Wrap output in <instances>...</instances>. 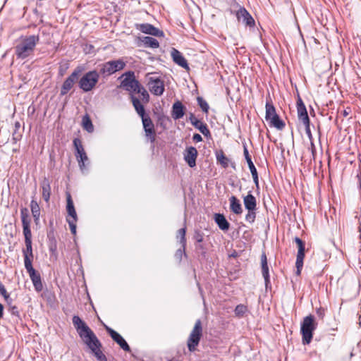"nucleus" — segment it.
Returning <instances> with one entry per match:
<instances>
[{"label":"nucleus","instance_id":"1","mask_svg":"<svg viewBox=\"0 0 361 361\" xmlns=\"http://www.w3.org/2000/svg\"><path fill=\"white\" fill-rule=\"evenodd\" d=\"M72 320L80 337L97 359L99 361H107L106 357L101 350L102 344L92 329L78 316H73Z\"/></svg>","mask_w":361,"mask_h":361},{"label":"nucleus","instance_id":"2","mask_svg":"<svg viewBox=\"0 0 361 361\" xmlns=\"http://www.w3.org/2000/svg\"><path fill=\"white\" fill-rule=\"evenodd\" d=\"M121 78H123V79L121 82V87L129 92L133 104L134 99L140 100L141 104H147L149 102V93L140 85L139 81L135 79L133 71L126 72L122 75Z\"/></svg>","mask_w":361,"mask_h":361},{"label":"nucleus","instance_id":"3","mask_svg":"<svg viewBox=\"0 0 361 361\" xmlns=\"http://www.w3.org/2000/svg\"><path fill=\"white\" fill-rule=\"evenodd\" d=\"M21 221L23 226V233L25 237V247L23 249L22 252L24 258L25 268L32 267V261L34 259L32 233L30 229V220L28 219L27 210L23 208L20 211Z\"/></svg>","mask_w":361,"mask_h":361},{"label":"nucleus","instance_id":"4","mask_svg":"<svg viewBox=\"0 0 361 361\" xmlns=\"http://www.w3.org/2000/svg\"><path fill=\"white\" fill-rule=\"evenodd\" d=\"M39 41V36L38 35L21 36L15 47L16 57L23 60L32 55Z\"/></svg>","mask_w":361,"mask_h":361},{"label":"nucleus","instance_id":"5","mask_svg":"<svg viewBox=\"0 0 361 361\" xmlns=\"http://www.w3.org/2000/svg\"><path fill=\"white\" fill-rule=\"evenodd\" d=\"M144 104H141L140 100H137L136 99H133V107L137 114L142 118L145 135L149 138L151 142H154L156 139L154 126L149 115L145 114Z\"/></svg>","mask_w":361,"mask_h":361},{"label":"nucleus","instance_id":"6","mask_svg":"<svg viewBox=\"0 0 361 361\" xmlns=\"http://www.w3.org/2000/svg\"><path fill=\"white\" fill-rule=\"evenodd\" d=\"M317 326V324L313 315L310 314L304 317L300 328L303 344H309L311 342L313 332L316 329Z\"/></svg>","mask_w":361,"mask_h":361},{"label":"nucleus","instance_id":"7","mask_svg":"<svg viewBox=\"0 0 361 361\" xmlns=\"http://www.w3.org/2000/svg\"><path fill=\"white\" fill-rule=\"evenodd\" d=\"M99 79V73L96 71L86 73L79 80V87L85 92L91 91Z\"/></svg>","mask_w":361,"mask_h":361},{"label":"nucleus","instance_id":"8","mask_svg":"<svg viewBox=\"0 0 361 361\" xmlns=\"http://www.w3.org/2000/svg\"><path fill=\"white\" fill-rule=\"evenodd\" d=\"M202 336V326L200 319L195 322V326L190 334L187 345L190 352L196 350Z\"/></svg>","mask_w":361,"mask_h":361},{"label":"nucleus","instance_id":"9","mask_svg":"<svg viewBox=\"0 0 361 361\" xmlns=\"http://www.w3.org/2000/svg\"><path fill=\"white\" fill-rule=\"evenodd\" d=\"M125 66L126 62L121 59L109 61L101 65L99 73L104 76L111 75L118 71L123 70Z\"/></svg>","mask_w":361,"mask_h":361},{"label":"nucleus","instance_id":"10","mask_svg":"<svg viewBox=\"0 0 361 361\" xmlns=\"http://www.w3.org/2000/svg\"><path fill=\"white\" fill-rule=\"evenodd\" d=\"M294 241L298 245V253L296 257L295 267L297 269L296 274L297 275H300L301 273V270L303 267V260L305 258V243L298 237H295Z\"/></svg>","mask_w":361,"mask_h":361},{"label":"nucleus","instance_id":"11","mask_svg":"<svg viewBox=\"0 0 361 361\" xmlns=\"http://www.w3.org/2000/svg\"><path fill=\"white\" fill-rule=\"evenodd\" d=\"M150 92L157 96H161L164 92V84L159 78L151 77L148 82Z\"/></svg>","mask_w":361,"mask_h":361},{"label":"nucleus","instance_id":"12","mask_svg":"<svg viewBox=\"0 0 361 361\" xmlns=\"http://www.w3.org/2000/svg\"><path fill=\"white\" fill-rule=\"evenodd\" d=\"M80 71L75 70L63 82L61 88L60 94L63 96L66 94L73 87L74 83L78 78Z\"/></svg>","mask_w":361,"mask_h":361},{"label":"nucleus","instance_id":"13","mask_svg":"<svg viewBox=\"0 0 361 361\" xmlns=\"http://www.w3.org/2000/svg\"><path fill=\"white\" fill-rule=\"evenodd\" d=\"M29 274L30 278L32 282L34 288L37 292H40L43 289V285L41 279V276L33 267L25 269Z\"/></svg>","mask_w":361,"mask_h":361},{"label":"nucleus","instance_id":"14","mask_svg":"<svg viewBox=\"0 0 361 361\" xmlns=\"http://www.w3.org/2000/svg\"><path fill=\"white\" fill-rule=\"evenodd\" d=\"M106 330L108 334L110 335L111 338L117 343L120 347L126 352H130V348L125 339L116 331L111 329L110 327L106 326Z\"/></svg>","mask_w":361,"mask_h":361},{"label":"nucleus","instance_id":"15","mask_svg":"<svg viewBox=\"0 0 361 361\" xmlns=\"http://www.w3.org/2000/svg\"><path fill=\"white\" fill-rule=\"evenodd\" d=\"M184 155V160L191 168L196 166V159L198 155L197 150L194 147H188L185 149Z\"/></svg>","mask_w":361,"mask_h":361},{"label":"nucleus","instance_id":"16","mask_svg":"<svg viewBox=\"0 0 361 361\" xmlns=\"http://www.w3.org/2000/svg\"><path fill=\"white\" fill-rule=\"evenodd\" d=\"M243 154L245 156V158L246 159V161L248 164L250 173L252 174L254 183H255L257 188H259V178H258V173L257 171V169L252 161L251 157L249 154L248 149L247 148L246 145L243 146Z\"/></svg>","mask_w":361,"mask_h":361},{"label":"nucleus","instance_id":"17","mask_svg":"<svg viewBox=\"0 0 361 361\" xmlns=\"http://www.w3.org/2000/svg\"><path fill=\"white\" fill-rule=\"evenodd\" d=\"M236 17L239 22H242L246 26L253 27L255 20L245 8H240L236 13Z\"/></svg>","mask_w":361,"mask_h":361},{"label":"nucleus","instance_id":"18","mask_svg":"<svg viewBox=\"0 0 361 361\" xmlns=\"http://www.w3.org/2000/svg\"><path fill=\"white\" fill-rule=\"evenodd\" d=\"M137 27L142 32L151 35L152 36L161 37L164 35V32L161 30L149 23H142L138 25Z\"/></svg>","mask_w":361,"mask_h":361},{"label":"nucleus","instance_id":"19","mask_svg":"<svg viewBox=\"0 0 361 361\" xmlns=\"http://www.w3.org/2000/svg\"><path fill=\"white\" fill-rule=\"evenodd\" d=\"M297 111L299 121L303 124H307V122H310V118L305 105L300 97L297 102Z\"/></svg>","mask_w":361,"mask_h":361},{"label":"nucleus","instance_id":"20","mask_svg":"<svg viewBox=\"0 0 361 361\" xmlns=\"http://www.w3.org/2000/svg\"><path fill=\"white\" fill-rule=\"evenodd\" d=\"M185 106L180 101L176 102L172 106L171 116L174 120H178L185 114Z\"/></svg>","mask_w":361,"mask_h":361},{"label":"nucleus","instance_id":"21","mask_svg":"<svg viewBox=\"0 0 361 361\" xmlns=\"http://www.w3.org/2000/svg\"><path fill=\"white\" fill-rule=\"evenodd\" d=\"M171 56L173 60V61L180 66V67L189 69L188 64L187 63V61L183 57V54L177 49H173L171 51Z\"/></svg>","mask_w":361,"mask_h":361},{"label":"nucleus","instance_id":"22","mask_svg":"<svg viewBox=\"0 0 361 361\" xmlns=\"http://www.w3.org/2000/svg\"><path fill=\"white\" fill-rule=\"evenodd\" d=\"M66 210L68 212V216L66 218H70L71 219L78 220V216L76 214V211L75 209V207L73 204V202L72 200L71 195L69 192L66 193Z\"/></svg>","mask_w":361,"mask_h":361},{"label":"nucleus","instance_id":"23","mask_svg":"<svg viewBox=\"0 0 361 361\" xmlns=\"http://www.w3.org/2000/svg\"><path fill=\"white\" fill-rule=\"evenodd\" d=\"M243 203L247 210H257L256 198L251 192H249L248 194L244 197Z\"/></svg>","mask_w":361,"mask_h":361},{"label":"nucleus","instance_id":"24","mask_svg":"<svg viewBox=\"0 0 361 361\" xmlns=\"http://www.w3.org/2000/svg\"><path fill=\"white\" fill-rule=\"evenodd\" d=\"M230 209L235 214L240 215L243 213V208L240 200L235 197L232 195L229 198Z\"/></svg>","mask_w":361,"mask_h":361},{"label":"nucleus","instance_id":"25","mask_svg":"<svg viewBox=\"0 0 361 361\" xmlns=\"http://www.w3.org/2000/svg\"><path fill=\"white\" fill-rule=\"evenodd\" d=\"M214 219L216 224L218 225L219 228L222 231H227L230 227L229 222L226 220L224 214H215L214 216Z\"/></svg>","mask_w":361,"mask_h":361},{"label":"nucleus","instance_id":"26","mask_svg":"<svg viewBox=\"0 0 361 361\" xmlns=\"http://www.w3.org/2000/svg\"><path fill=\"white\" fill-rule=\"evenodd\" d=\"M42 195L46 202H49L51 195V185L48 179L44 178L42 183Z\"/></svg>","mask_w":361,"mask_h":361},{"label":"nucleus","instance_id":"27","mask_svg":"<svg viewBox=\"0 0 361 361\" xmlns=\"http://www.w3.org/2000/svg\"><path fill=\"white\" fill-rule=\"evenodd\" d=\"M261 263H262V276L264 279L266 286L269 283V267L267 264V256L264 253L261 257Z\"/></svg>","mask_w":361,"mask_h":361},{"label":"nucleus","instance_id":"28","mask_svg":"<svg viewBox=\"0 0 361 361\" xmlns=\"http://www.w3.org/2000/svg\"><path fill=\"white\" fill-rule=\"evenodd\" d=\"M30 208L32 216L34 218V221L35 223H37L39 220L40 208L39 204L37 202L36 200H31Z\"/></svg>","mask_w":361,"mask_h":361},{"label":"nucleus","instance_id":"29","mask_svg":"<svg viewBox=\"0 0 361 361\" xmlns=\"http://www.w3.org/2000/svg\"><path fill=\"white\" fill-rule=\"evenodd\" d=\"M216 158L217 162L219 163L224 168H227L230 163V159L224 154L222 150L216 152Z\"/></svg>","mask_w":361,"mask_h":361},{"label":"nucleus","instance_id":"30","mask_svg":"<svg viewBox=\"0 0 361 361\" xmlns=\"http://www.w3.org/2000/svg\"><path fill=\"white\" fill-rule=\"evenodd\" d=\"M141 40L146 47L156 49L159 47L158 40L152 37H144Z\"/></svg>","mask_w":361,"mask_h":361},{"label":"nucleus","instance_id":"31","mask_svg":"<svg viewBox=\"0 0 361 361\" xmlns=\"http://www.w3.org/2000/svg\"><path fill=\"white\" fill-rule=\"evenodd\" d=\"M269 126L275 127L279 130H282L285 127V123L279 118L278 115H276L273 118L269 120Z\"/></svg>","mask_w":361,"mask_h":361},{"label":"nucleus","instance_id":"32","mask_svg":"<svg viewBox=\"0 0 361 361\" xmlns=\"http://www.w3.org/2000/svg\"><path fill=\"white\" fill-rule=\"evenodd\" d=\"M73 145L75 149V157H80L82 154L83 155L85 154V151L84 149V147L82 145V142L79 138H75L73 140Z\"/></svg>","mask_w":361,"mask_h":361},{"label":"nucleus","instance_id":"33","mask_svg":"<svg viewBox=\"0 0 361 361\" xmlns=\"http://www.w3.org/2000/svg\"><path fill=\"white\" fill-rule=\"evenodd\" d=\"M277 115L275 107L271 103L267 102L266 104V115L265 119L269 121V119Z\"/></svg>","mask_w":361,"mask_h":361},{"label":"nucleus","instance_id":"34","mask_svg":"<svg viewBox=\"0 0 361 361\" xmlns=\"http://www.w3.org/2000/svg\"><path fill=\"white\" fill-rule=\"evenodd\" d=\"M193 126L198 129L204 136L207 137L210 135V131L206 123L198 121L197 122H195V124Z\"/></svg>","mask_w":361,"mask_h":361},{"label":"nucleus","instance_id":"35","mask_svg":"<svg viewBox=\"0 0 361 361\" xmlns=\"http://www.w3.org/2000/svg\"><path fill=\"white\" fill-rule=\"evenodd\" d=\"M82 123L83 128L87 132L92 133L94 130V126L92 121L87 115L82 117Z\"/></svg>","mask_w":361,"mask_h":361},{"label":"nucleus","instance_id":"36","mask_svg":"<svg viewBox=\"0 0 361 361\" xmlns=\"http://www.w3.org/2000/svg\"><path fill=\"white\" fill-rule=\"evenodd\" d=\"M78 162V166L80 167V169L84 172L87 169H86V163H88L89 162V159L87 157V154H84L83 155L82 154L80 157H78L76 158Z\"/></svg>","mask_w":361,"mask_h":361},{"label":"nucleus","instance_id":"37","mask_svg":"<svg viewBox=\"0 0 361 361\" xmlns=\"http://www.w3.org/2000/svg\"><path fill=\"white\" fill-rule=\"evenodd\" d=\"M185 233H186V228H180L178 231L176 238L180 239V243L181 244L182 247H185L186 246V238H185Z\"/></svg>","mask_w":361,"mask_h":361},{"label":"nucleus","instance_id":"38","mask_svg":"<svg viewBox=\"0 0 361 361\" xmlns=\"http://www.w3.org/2000/svg\"><path fill=\"white\" fill-rule=\"evenodd\" d=\"M247 311V306L242 304L238 305L234 310L235 314L238 317H243Z\"/></svg>","mask_w":361,"mask_h":361},{"label":"nucleus","instance_id":"39","mask_svg":"<svg viewBox=\"0 0 361 361\" xmlns=\"http://www.w3.org/2000/svg\"><path fill=\"white\" fill-rule=\"evenodd\" d=\"M197 101L202 111L205 114H208L209 109L208 103L202 97H197Z\"/></svg>","mask_w":361,"mask_h":361},{"label":"nucleus","instance_id":"40","mask_svg":"<svg viewBox=\"0 0 361 361\" xmlns=\"http://www.w3.org/2000/svg\"><path fill=\"white\" fill-rule=\"evenodd\" d=\"M256 219V210H247V213L245 215L246 221L250 224H252L255 222Z\"/></svg>","mask_w":361,"mask_h":361},{"label":"nucleus","instance_id":"41","mask_svg":"<svg viewBox=\"0 0 361 361\" xmlns=\"http://www.w3.org/2000/svg\"><path fill=\"white\" fill-rule=\"evenodd\" d=\"M8 310L12 316L16 317L17 320H21L20 312L17 306L13 305L8 307Z\"/></svg>","mask_w":361,"mask_h":361},{"label":"nucleus","instance_id":"42","mask_svg":"<svg viewBox=\"0 0 361 361\" xmlns=\"http://www.w3.org/2000/svg\"><path fill=\"white\" fill-rule=\"evenodd\" d=\"M66 221L69 225L71 233L73 235L76 233V222L78 220L71 219L70 218H66Z\"/></svg>","mask_w":361,"mask_h":361},{"label":"nucleus","instance_id":"43","mask_svg":"<svg viewBox=\"0 0 361 361\" xmlns=\"http://www.w3.org/2000/svg\"><path fill=\"white\" fill-rule=\"evenodd\" d=\"M185 247L183 248V247L181 246L180 248H179L176 254H175V257L178 259L179 261L181 260L182 259V256L183 255H185Z\"/></svg>","mask_w":361,"mask_h":361},{"label":"nucleus","instance_id":"44","mask_svg":"<svg viewBox=\"0 0 361 361\" xmlns=\"http://www.w3.org/2000/svg\"><path fill=\"white\" fill-rule=\"evenodd\" d=\"M310 122H307V124H303L305 126V132H306V134L307 135L308 137L312 140V133H311V130H310Z\"/></svg>","mask_w":361,"mask_h":361},{"label":"nucleus","instance_id":"45","mask_svg":"<svg viewBox=\"0 0 361 361\" xmlns=\"http://www.w3.org/2000/svg\"><path fill=\"white\" fill-rule=\"evenodd\" d=\"M4 298L8 305V308L10 307L11 306L13 305V299L11 298V296L8 293L6 294V295H4Z\"/></svg>","mask_w":361,"mask_h":361},{"label":"nucleus","instance_id":"46","mask_svg":"<svg viewBox=\"0 0 361 361\" xmlns=\"http://www.w3.org/2000/svg\"><path fill=\"white\" fill-rule=\"evenodd\" d=\"M317 314L319 317L323 319L325 314V310L323 308H319L317 310Z\"/></svg>","mask_w":361,"mask_h":361},{"label":"nucleus","instance_id":"47","mask_svg":"<svg viewBox=\"0 0 361 361\" xmlns=\"http://www.w3.org/2000/svg\"><path fill=\"white\" fill-rule=\"evenodd\" d=\"M192 140H193V141H195L196 142H199L202 141V137L200 134L195 133L192 136Z\"/></svg>","mask_w":361,"mask_h":361},{"label":"nucleus","instance_id":"48","mask_svg":"<svg viewBox=\"0 0 361 361\" xmlns=\"http://www.w3.org/2000/svg\"><path fill=\"white\" fill-rule=\"evenodd\" d=\"M189 120L192 126L195 124V122H197L199 121L193 114H190Z\"/></svg>","mask_w":361,"mask_h":361},{"label":"nucleus","instance_id":"49","mask_svg":"<svg viewBox=\"0 0 361 361\" xmlns=\"http://www.w3.org/2000/svg\"><path fill=\"white\" fill-rule=\"evenodd\" d=\"M8 294L4 286L1 283L0 281V295H1L3 297Z\"/></svg>","mask_w":361,"mask_h":361},{"label":"nucleus","instance_id":"50","mask_svg":"<svg viewBox=\"0 0 361 361\" xmlns=\"http://www.w3.org/2000/svg\"><path fill=\"white\" fill-rule=\"evenodd\" d=\"M195 238L197 243H201L203 240V236L200 233H196L195 235Z\"/></svg>","mask_w":361,"mask_h":361},{"label":"nucleus","instance_id":"51","mask_svg":"<svg viewBox=\"0 0 361 361\" xmlns=\"http://www.w3.org/2000/svg\"><path fill=\"white\" fill-rule=\"evenodd\" d=\"M357 178L358 179V189L360 193V199L361 200V173L357 175Z\"/></svg>","mask_w":361,"mask_h":361},{"label":"nucleus","instance_id":"52","mask_svg":"<svg viewBox=\"0 0 361 361\" xmlns=\"http://www.w3.org/2000/svg\"><path fill=\"white\" fill-rule=\"evenodd\" d=\"M357 178L358 179V189L360 193V199L361 200V173L357 175Z\"/></svg>","mask_w":361,"mask_h":361},{"label":"nucleus","instance_id":"53","mask_svg":"<svg viewBox=\"0 0 361 361\" xmlns=\"http://www.w3.org/2000/svg\"><path fill=\"white\" fill-rule=\"evenodd\" d=\"M311 151H312V156L314 158L316 149H315L314 144L313 143L312 141H311Z\"/></svg>","mask_w":361,"mask_h":361},{"label":"nucleus","instance_id":"54","mask_svg":"<svg viewBox=\"0 0 361 361\" xmlns=\"http://www.w3.org/2000/svg\"><path fill=\"white\" fill-rule=\"evenodd\" d=\"M4 314V306L2 304L0 303V319L3 317Z\"/></svg>","mask_w":361,"mask_h":361},{"label":"nucleus","instance_id":"55","mask_svg":"<svg viewBox=\"0 0 361 361\" xmlns=\"http://www.w3.org/2000/svg\"><path fill=\"white\" fill-rule=\"evenodd\" d=\"M49 250H50L51 252H54V251L56 250V245H54V246H53V245L50 246V247H49Z\"/></svg>","mask_w":361,"mask_h":361},{"label":"nucleus","instance_id":"56","mask_svg":"<svg viewBox=\"0 0 361 361\" xmlns=\"http://www.w3.org/2000/svg\"><path fill=\"white\" fill-rule=\"evenodd\" d=\"M344 115H345V116H347V115H348V113H347L345 111H344Z\"/></svg>","mask_w":361,"mask_h":361},{"label":"nucleus","instance_id":"57","mask_svg":"<svg viewBox=\"0 0 361 361\" xmlns=\"http://www.w3.org/2000/svg\"><path fill=\"white\" fill-rule=\"evenodd\" d=\"M199 247H200V248H201V249H202V248H203V247H202V245H199Z\"/></svg>","mask_w":361,"mask_h":361}]
</instances>
